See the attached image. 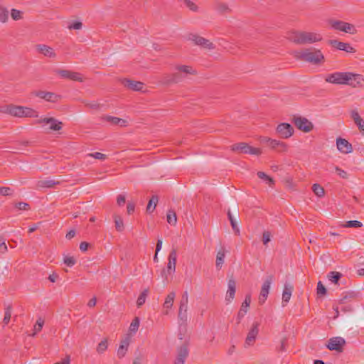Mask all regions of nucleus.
<instances>
[{
    "label": "nucleus",
    "mask_w": 364,
    "mask_h": 364,
    "mask_svg": "<svg viewBox=\"0 0 364 364\" xmlns=\"http://www.w3.org/2000/svg\"><path fill=\"white\" fill-rule=\"evenodd\" d=\"M117 205L119 206L124 205L125 203V196L124 195H119L117 198Z\"/></svg>",
    "instance_id": "774afa93"
},
{
    "label": "nucleus",
    "mask_w": 364,
    "mask_h": 364,
    "mask_svg": "<svg viewBox=\"0 0 364 364\" xmlns=\"http://www.w3.org/2000/svg\"><path fill=\"white\" fill-rule=\"evenodd\" d=\"M228 289L226 294V301H231L235 296V289H236V283L235 281L232 279H229L228 281Z\"/></svg>",
    "instance_id": "a878e982"
},
{
    "label": "nucleus",
    "mask_w": 364,
    "mask_h": 364,
    "mask_svg": "<svg viewBox=\"0 0 364 364\" xmlns=\"http://www.w3.org/2000/svg\"><path fill=\"white\" fill-rule=\"evenodd\" d=\"M15 207L18 210H28L30 209V205L25 202H18L15 204Z\"/></svg>",
    "instance_id": "6e6d98bb"
},
{
    "label": "nucleus",
    "mask_w": 364,
    "mask_h": 364,
    "mask_svg": "<svg viewBox=\"0 0 364 364\" xmlns=\"http://www.w3.org/2000/svg\"><path fill=\"white\" fill-rule=\"evenodd\" d=\"M188 292L187 291H185L183 295H182V298H181V302H180V306H188Z\"/></svg>",
    "instance_id": "0e129e2a"
},
{
    "label": "nucleus",
    "mask_w": 364,
    "mask_h": 364,
    "mask_svg": "<svg viewBox=\"0 0 364 364\" xmlns=\"http://www.w3.org/2000/svg\"><path fill=\"white\" fill-rule=\"evenodd\" d=\"M272 281H273L272 275H269V276L267 277V278H266L265 281L264 282V283L262 286V288H261L259 297V304H262L266 301L267 296L269 294L270 285H271Z\"/></svg>",
    "instance_id": "4468645a"
},
{
    "label": "nucleus",
    "mask_w": 364,
    "mask_h": 364,
    "mask_svg": "<svg viewBox=\"0 0 364 364\" xmlns=\"http://www.w3.org/2000/svg\"><path fill=\"white\" fill-rule=\"evenodd\" d=\"M225 253L226 251L224 247H221V249L217 253L215 266L218 269H220L222 268V266L225 262Z\"/></svg>",
    "instance_id": "c756f323"
},
{
    "label": "nucleus",
    "mask_w": 364,
    "mask_h": 364,
    "mask_svg": "<svg viewBox=\"0 0 364 364\" xmlns=\"http://www.w3.org/2000/svg\"><path fill=\"white\" fill-rule=\"evenodd\" d=\"M228 220H230V225H231V227L235 232V234L236 235H240V228L239 227L237 226V222L236 220L234 219L231 212L230 210H228Z\"/></svg>",
    "instance_id": "473e14b6"
},
{
    "label": "nucleus",
    "mask_w": 364,
    "mask_h": 364,
    "mask_svg": "<svg viewBox=\"0 0 364 364\" xmlns=\"http://www.w3.org/2000/svg\"><path fill=\"white\" fill-rule=\"evenodd\" d=\"M188 355V347L186 345H183L180 347L176 359L185 362V359L187 358Z\"/></svg>",
    "instance_id": "f704fd0d"
},
{
    "label": "nucleus",
    "mask_w": 364,
    "mask_h": 364,
    "mask_svg": "<svg viewBox=\"0 0 364 364\" xmlns=\"http://www.w3.org/2000/svg\"><path fill=\"white\" fill-rule=\"evenodd\" d=\"M293 287L290 284H285L282 293V304L284 306L290 300Z\"/></svg>",
    "instance_id": "c85d7f7f"
},
{
    "label": "nucleus",
    "mask_w": 364,
    "mask_h": 364,
    "mask_svg": "<svg viewBox=\"0 0 364 364\" xmlns=\"http://www.w3.org/2000/svg\"><path fill=\"white\" fill-rule=\"evenodd\" d=\"M187 310L188 306H179L178 310V319L182 322V323H186L187 321L188 316H187Z\"/></svg>",
    "instance_id": "c9c22d12"
},
{
    "label": "nucleus",
    "mask_w": 364,
    "mask_h": 364,
    "mask_svg": "<svg viewBox=\"0 0 364 364\" xmlns=\"http://www.w3.org/2000/svg\"><path fill=\"white\" fill-rule=\"evenodd\" d=\"M63 262L68 267H73L76 263V260L73 257L68 256L64 257Z\"/></svg>",
    "instance_id": "13d9d810"
},
{
    "label": "nucleus",
    "mask_w": 364,
    "mask_h": 364,
    "mask_svg": "<svg viewBox=\"0 0 364 364\" xmlns=\"http://www.w3.org/2000/svg\"><path fill=\"white\" fill-rule=\"evenodd\" d=\"M177 259V252L173 248L168 256V264L166 269H163L161 272V276L164 279V282H168V276L172 275L176 272Z\"/></svg>",
    "instance_id": "39448f33"
},
{
    "label": "nucleus",
    "mask_w": 364,
    "mask_h": 364,
    "mask_svg": "<svg viewBox=\"0 0 364 364\" xmlns=\"http://www.w3.org/2000/svg\"><path fill=\"white\" fill-rule=\"evenodd\" d=\"M50 121H53V117H44V118H41V119H37V120L35 122V124H39V125L44 126V125H46V124H48V123H49Z\"/></svg>",
    "instance_id": "4d7b16f0"
},
{
    "label": "nucleus",
    "mask_w": 364,
    "mask_h": 364,
    "mask_svg": "<svg viewBox=\"0 0 364 364\" xmlns=\"http://www.w3.org/2000/svg\"><path fill=\"white\" fill-rule=\"evenodd\" d=\"M21 14H22V13L21 11L15 9H11V16L14 20L17 21V20L21 19L22 18Z\"/></svg>",
    "instance_id": "5fc2aeb1"
},
{
    "label": "nucleus",
    "mask_w": 364,
    "mask_h": 364,
    "mask_svg": "<svg viewBox=\"0 0 364 364\" xmlns=\"http://www.w3.org/2000/svg\"><path fill=\"white\" fill-rule=\"evenodd\" d=\"M336 146L338 151L343 154H350L353 151L352 144L341 137L337 138Z\"/></svg>",
    "instance_id": "6ab92c4d"
},
{
    "label": "nucleus",
    "mask_w": 364,
    "mask_h": 364,
    "mask_svg": "<svg viewBox=\"0 0 364 364\" xmlns=\"http://www.w3.org/2000/svg\"><path fill=\"white\" fill-rule=\"evenodd\" d=\"M85 105L86 107L92 109H98L100 107V105L97 102H85Z\"/></svg>",
    "instance_id": "69168bd1"
},
{
    "label": "nucleus",
    "mask_w": 364,
    "mask_h": 364,
    "mask_svg": "<svg viewBox=\"0 0 364 364\" xmlns=\"http://www.w3.org/2000/svg\"><path fill=\"white\" fill-rule=\"evenodd\" d=\"M9 18V11L6 9L0 6V21L6 23Z\"/></svg>",
    "instance_id": "de8ad7c7"
},
{
    "label": "nucleus",
    "mask_w": 364,
    "mask_h": 364,
    "mask_svg": "<svg viewBox=\"0 0 364 364\" xmlns=\"http://www.w3.org/2000/svg\"><path fill=\"white\" fill-rule=\"evenodd\" d=\"M188 40L193 42L196 46L208 50L215 49L214 44L209 40L195 33H191L188 36Z\"/></svg>",
    "instance_id": "9b49d317"
},
{
    "label": "nucleus",
    "mask_w": 364,
    "mask_h": 364,
    "mask_svg": "<svg viewBox=\"0 0 364 364\" xmlns=\"http://www.w3.org/2000/svg\"><path fill=\"white\" fill-rule=\"evenodd\" d=\"M87 156H90V157L95 158L96 159L102 160V161L105 160L107 159V156L100 152L90 153V154H87Z\"/></svg>",
    "instance_id": "864d4df0"
},
{
    "label": "nucleus",
    "mask_w": 364,
    "mask_h": 364,
    "mask_svg": "<svg viewBox=\"0 0 364 364\" xmlns=\"http://www.w3.org/2000/svg\"><path fill=\"white\" fill-rule=\"evenodd\" d=\"M277 134L282 139L290 138L294 132L293 127L289 123H281L276 128Z\"/></svg>",
    "instance_id": "ddd939ff"
},
{
    "label": "nucleus",
    "mask_w": 364,
    "mask_h": 364,
    "mask_svg": "<svg viewBox=\"0 0 364 364\" xmlns=\"http://www.w3.org/2000/svg\"><path fill=\"white\" fill-rule=\"evenodd\" d=\"M33 95L50 102H56L60 99L59 95L52 92L38 90L34 91Z\"/></svg>",
    "instance_id": "f3484780"
},
{
    "label": "nucleus",
    "mask_w": 364,
    "mask_h": 364,
    "mask_svg": "<svg viewBox=\"0 0 364 364\" xmlns=\"http://www.w3.org/2000/svg\"><path fill=\"white\" fill-rule=\"evenodd\" d=\"M271 237H272V233L269 231L265 230L263 232L262 240L264 245H267L268 244V242H270Z\"/></svg>",
    "instance_id": "603ef678"
},
{
    "label": "nucleus",
    "mask_w": 364,
    "mask_h": 364,
    "mask_svg": "<svg viewBox=\"0 0 364 364\" xmlns=\"http://www.w3.org/2000/svg\"><path fill=\"white\" fill-rule=\"evenodd\" d=\"M148 292H149L148 289H144L141 293V294L139 296L137 301H136V304H137L138 307L141 306L145 303L146 296L148 295Z\"/></svg>",
    "instance_id": "a18cd8bd"
},
{
    "label": "nucleus",
    "mask_w": 364,
    "mask_h": 364,
    "mask_svg": "<svg viewBox=\"0 0 364 364\" xmlns=\"http://www.w3.org/2000/svg\"><path fill=\"white\" fill-rule=\"evenodd\" d=\"M185 5L192 11L197 12L198 6L191 0H183Z\"/></svg>",
    "instance_id": "8fccbe9b"
},
{
    "label": "nucleus",
    "mask_w": 364,
    "mask_h": 364,
    "mask_svg": "<svg viewBox=\"0 0 364 364\" xmlns=\"http://www.w3.org/2000/svg\"><path fill=\"white\" fill-rule=\"evenodd\" d=\"M176 296V294L173 291L170 292L166 297L164 306L166 309H170L172 307L173 301Z\"/></svg>",
    "instance_id": "e433bc0d"
},
{
    "label": "nucleus",
    "mask_w": 364,
    "mask_h": 364,
    "mask_svg": "<svg viewBox=\"0 0 364 364\" xmlns=\"http://www.w3.org/2000/svg\"><path fill=\"white\" fill-rule=\"evenodd\" d=\"M43 324H44V321L43 319H41V318H38L36 321V325L34 326L35 333L33 334H35L36 332L41 331L43 328Z\"/></svg>",
    "instance_id": "680f3d73"
},
{
    "label": "nucleus",
    "mask_w": 364,
    "mask_h": 364,
    "mask_svg": "<svg viewBox=\"0 0 364 364\" xmlns=\"http://www.w3.org/2000/svg\"><path fill=\"white\" fill-rule=\"evenodd\" d=\"M7 250H8V247L5 242V240H1L0 239V252L4 254V253L6 252Z\"/></svg>",
    "instance_id": "338daca9"
},
{
    "label": "nucleus",
    "mask_w": 364,
    "mask_h": 364,
    "mask_svg": "<svg viewBox=\"0 0 364 364\" xmlns=\"http://www.w3.org/2000/svg\"><path fill=\"white\" fill-rule=\"evenodd\" d=\"M53 121H50L48 124H50L49 129L53 131H59L63 127V123L56 119L53 117Z\"/></svg>",
    "instance_id": "37998d69"
},
{
    "label": "nucleus",
    "mask_w": 364,
    "mask_h": 364,
    "mask_svg": "<svg viewBox=\"0 0 364 364\" xmlns=\"http://www.w3.org/2000/svg\"><path fill=\"white\" fill-rule=\"evenodd\" d=\"M140 320L139 317H135L129 328V333L134 334L138 331L139 327Z\"/></svg>",
    "instance_id": "58836bf2"
},
{
    "label": "nucleus",
    "mask_w": 364,
    "mask_h": 364,
    "mask_svg": "<svg viewBox=\"0 0 364 364\" xmlns=\"http://www.w3.org/2000/svg\"><path fill=\"white\" fill-rule=\"evenodd\" d=\"M259 323L258 322H254L251 329L248 332L245 341L246 344L248 346H251L255 343L256 337L259 333Z\"/></svg>",
    "instance_id": "4be33fe9"
},
{
    "label": "nucleus",
    "mask_w": 364,
    "mask_h": 364,
    "mask_svg": "<svg viewBox=\"0 0 364 364\" xmlns=\"http://www.w3.org/2000/svg\"><path fill=\"white\" fill-rule=\"evenodd\" d=\"M260 141L272 149L279 152H286L288 149V145L285 142L273 139L267 136L262 137Z\"/></svg>",
    "instance_id": "6e6552de"
},
{
    "label": "nucleus",
    "mask_w": 364,
    "mask_h": 364,
    "mask_svg": "<svg viewBox=\"0 0 364 364\" xmlns=\"http://www.w3.org/2000/svg\"><path fill=\"white\" fill-rule=\"evenodd\" d=\"M363 226L361 222L358 220H349L343 225L345 228H360Z\"/></svg>",
    "instance_id": "09e8293b"
},
{
    "label": "nucleus",
    "mask_w": 364,
    "mask_h": 364,
    "mask_svg": "<svg viewBox=\"0 0 364 364\" xmlns=\"http://www.w3.org/2000/svg\"><path fill=\"white\" fill-rule=\"evenodd\" d=\"M113 218L117 231L122 232L124 230V225L122 217L119 215L114 214Z\"/></svg>",
    "instance_id": "72a5a7b5"
},
{
    "label": "nucleus",
    "mask_w": 364,
    "mask_h": 364,
    "mask_svg": "<svg viewBox=\"0 0 364 364\" xmlns=\"http://www.w3.org/2000/svg\"><path fill=\"white\" fill-rule=\"evenodd\" d=\"M177 72L172 74H165L162 82L165 85L178 83L183 81L186 75H196V71L191 66L181 65L176 67Z\"/></svg>",
    "instance_id": "f03ea898"
},
{
    "label": "nucleus",
    "mask_w": 364,
    "mask_h": 364,
    "mask_svg": "<svg viewBox=\"0 0 364 364\" xmlns=\"http://www.w3.org/2000/svg\"><path fill=\"white\" fill-rule=\"evenodd\" d=\"M346 344V341L344 338L341 337H334L330 338L328 341V343L326 345V347L330 350H336L338 352H342L343 349V346Z\"/></svg>",
    "instance_id": "2eb2a0df"
},
{
    "label": "nucleus",
    "mask_w": 364,
    "mask_h": 364,
    "mask_svg": "<svg viewBox=\"0 0 364 364\" xmlns=\"http://www.w3.org/2000/svg\"><path fill=\"white\" fill-rule=\"evenodd\" d=\"M350 117L361 132H364V120L360 117L356 109L352 110Z\"/></svg>",
    "instance_id": "cd10ccee"
},
{
    "label": "nucleus",
    "mask_w": 364,
    "mask_h": 364,
    "mask_svg": "<svg viewBox=\"0 0 364 364\" xmlns=\"http://www.w3.org/2000/svg\"><path fill=\"white\" fill-rule=\"evenodd\" d=\"M292 122L298 129L306 133L311 132L314 129L313 124L306 118L301 116H294Z\"/></svg>",
    "instance_id": "9d476101"
},
{
    "label": "nucleus",
    "mask_w": 364,
    "mask_h": 364,
    "mask_svg": "<svg viewBox=\"0 0 364 364\" xmlns=\"http://www.w3.org/2000/svg\"><path fill=\"white\" fill-rule=\"evenodd\" d=\"M257 176L260 178L266 181L270 187H273L274 185V181L272 178L267 175L263 171H258L257 173Z\"/></svg>",
    "instance_id": "4c0bfd02"
},
{
    "label": "nucleus",
    "mask_w": 364,
    "mask_h": 364,
    "mask_svg": "<svg viewBox=\"0 0 364 364\" xmlns=\"http://www.w3.org/2000/svg\"><path fill=\"white\" fill-rule=\"evenodd\" d=\"M317 294L319 296H324L326 294V289L324 285L322 284L321 281H319L317 284Z\"/></svg>",
    "instance_id": "3c124183"
},
{
    "label": "nucleus",
    "mask_w": 364,
    "mask_h": 364,
    "mask_svg": "<svg viewBox=\"0 0 364 364\" xmlns=\"http://www.w3.org/2000/svg\"><path fill=\"white\" fill-rule=\"evenodd\" d=\"M0 194L4 196H11L13 194V191L9 187H0Z\"/></svg>",
    "instance_id": "bf43d9fd"
},
{
    "label": "nucleus",
    "mask_w": 364,
    "mask_h": 364,
    "mask_svg": "<svg viewBox=\"0 0 364 364\" xmlns=\"http://www.w3.org/2000/svg\"><path fill=\"white\" fill-rule=\"evenodd\" d=\"M159 198L157 196H153L149 200L147 207H146V211L148 213H152L158 203Z\"/></svg>",
    "instance_id": "ea45409f"
},
{
    "label": "nucleus",
    "mask_w": 364,
    "mask_h": 364,
    "mask_svg": "<svg viewBox=\"0 0 364 364\" xmlns=\"http://www.w3.org/2000/svg\"><path fill=\"white\" fill-rule=\"evenodd\" d=\"M130 343V337L127 336L124 340H122L120 343L119 348L117 350V356L119 358H122L126 355L128 348Z\"/></svg>",
    "instance_id": "393cba45"
},
{
    "label": "nucleus",
    "mask_w": 364,
    "mask_h": 364,
    "mask_svg": "<svg viewBox=\"0 0 364 364\" xmlns=\"http://www.w3.org/2000/svg\"><path fill=\"white\" fill-rule=\"evenodd\" d=\"M2 112L16 117H38L36 110L27 107L9 105L3 107Z\"/></svg>",
    "instance_id": "20e7f679"
},
{
    "label": "nucleus",
    "mask_w": 364,
    "mask_h": 364,
    "mask_svg": "<svg viewBox=\"0 0 364 364\" xmlns=\"http://www.w3.org/2000/svg\"><path fill=\"white\" fill-rule=\"evenodd\" d=\"M82 28V23L80 21H74L68 26V28L69 30H72V29L80 30Z\"/></svg>",
    "instance_id": "052dcab7"
},
{
    "label": "nucleus",
    "mask_w": 364,
    "mask_h": 364,
    "mask_svg": "<svg viewBox=\"0 0 364 364\" xmlns=\"http://www.w3.org/2000/svg\"><path fill=\"white\" fill-rule=\"evenodd\" d=\"M36 50L38 53L43 55L46 57L50 58H54L56 57V53L53 48L47 45L38 44L36 46Z\"/></svg>",
    "instance_id": "aec40b11"
},
{
    "label": "nucleus",
    "mask_w": 364,
    "mask_h": 364,
    "mask_svg": "<svg viewBox=\"0 0 364 364\" xmlns=\"http://www.w3.org/2000/svg\"><path fill=\"white\" fill-rule=\"evenodd\" d=\"M102 119L105 122H107L109 123L112 125H119L120 127H126L127 126V121L117 117H112L109 115H104L102 117Z\"/></svg>",
    "instance_id": "b1692460"
},
{
    "label": "nucleus",
    "mask_w": 364,
    "mask_h": 364,
    "mask_svg": "<svg viewBox=\"0 0 364 364\" xmlns=\"http://www.w3.org/2000/svg\"><path fill=\"white\" fill-rule=\"evenodd\" d=\"M166 218H167V222L170 225H175L176 224L177 216H176V212L173 210H168V211L167 213Z\"/></svg>",
    "instance_id": "a19ab883"
},
{
    "label": "nucleus",
    "mask_w": 364,
    "mask_h": 364,
    "mask_svg": "<svg viewBox=\"0 0 364 364\" xmlns=\"http://www.w3.org/2000/svg\"><path fill=\"white\" fill-rule=\"evenodd\" d=\"M108 347V343L107 339H104L99 343V344L97 346V352L100 354L103 353Z\"/></svg>",
    "instance_id": "49530a36"
},
{
    "label": "nucleus",
    "mask_w": 364,
    "mask_h": 364,
    "mask_svg": "<svg viewBox=\"0 0 364 364\" xmlns=\"http://www.w3.org/2000/svg\"><path fill=\"white\" fill-rule=\"evenodd\" d=\"M328 23L334 30L343 31L346 33L355 34L358 31L353 24L343 21L331 19L328 21Z\"/></svg>",
    "instance_id": "423d86ee"
},
{
    "label": "nucleus",
    "mask_w": 364,
    "mask_h": 364,
    "mask_svg": "<svg viewBox=\"0 0 364 364\" xmlns=\"http://www.w3.org/2000/svg\"><path fill=\"white\" fill-rule=\"evenodd\" d=\"M294 56L297 60L306 61L312 64H319L324 60V56L321 51L312 48L294 51Z\"/></svg>",
    "instance_id": "7ed1b4c3"
},
{
    "label": "nucleus",
    "mask_w": 364,
    "mask_h": 364,
    "mask_svg": "<svg viewBox=\"0 0 364 364\" xmlns=\"http://www.w3.org/2000/svg\"><path fill=\"white\" fill-rule=\"evenodd\" d=\"M122 84L125 87L133 91H141L144 88V83L140 81L125 78L122 80Z\"/></svg>",
    "instance_id": "5701e85b"
},
{
    "label": "nucleus",
    "mask_w": 364,
    "mask_h": 364,
    "mask_svg": "<svg viewBox=\"0 0 364 364\" xmlns=\"http://www.w3.org/2000/svg\"><path fill=\"white\" fill-rule=\"evenodd\" d=\"M230 149L232 151L243 154H249L256 156H259L262 154L261 149L251 146L245 142L234 144L230 146Z\"/></svg>",
    "instance_id": "0eeeda50"
},
{
    "label": "nucleus",
    "mask_w": 364,
    "mask_h": 364,
    "mask_svg": "<svg viewBox=\"0 0 364 364\" xmlns=\"http://www.w3.org/2000/svg\"><path fill=\"white\" fill-rule=\"evenodd\" d=\"M59 183V181H55L54 180H41L37 182L36 186L39 188H50L54 187L55 185H58Z\"/></svg>",
    "instance_id": "7c9ffc66"
},
{
    "label": "nucleus",
    "mask_w": 364,
    "mask_h": 364,
    "mask_svg": "<svg viewBox=\"0 0 364 364\" xmlns=\"http://www.w3.org/2000/svg\"><path fill=\"white\" fill-rule=\"evenodd\" d=\"M11 311H12V306H11V305L9 304L5 308L4 317L3 319V322L5 325H7L11 320Z\"/></svg>",
    "instance_id": "c03bdc74"
},
{
    "label": "nucleus",
    "mask_w": 364,
    "mask_h": 364,
    "mask_svg": "<svg viewBox=\"0 0 364 364\" xmlns=\"http://www.w3.org/2000/svg\"><path fill=\"white\" fill-rule=\"evenodd\" d=\"M287 38L297 45L311 44L322 41L320 33L299 30H291L287 33Z\"/></svg>",
    "instance_id": "f257e3e1"
},
{
    "label": "nucleus",
    "mask_w": 364,
    "mask_h": 364,
    "mask_svg": "<svg viewBox=\"0 0 364 364\" xmlns=\"http://www.w3.org/2000/svg\"><path fill=\"white\" fill-rule=\"evenodd\" d=\"M347 85L353 88L364 87V77L362 75L350 72Z\"/></svg>",
    "instance_id": "dca6fc26"
},
{
    "label": "nucleus",
    "mask_w": 364,
    "mask_h": 364,
    "mask_svg": "<svg viewBox=\"0 0 364 364\" xmlns=\"http://www.w3.org/2000/svg\"><path fill=\"white\" fill-rule=\"evenodd\" d=\"M350 72H336L329 75L326 81L337 85H347Z\"/></svg>",
    "instance_id": "1a4fd4ad"
},
{
    "label": "nucleus",
    "mask_w": 364,
    "mask_h": 364,
    "mask_svg": "<svg viewBox=\"0 0 364 364\" xmlns=\"http://www.w3.org/2000/svg\"><path fill=\"white\" fill-rule=\"evenodd\" d=\"M312 191L314 193V194L319 198H321L325 195L324 188L318 183H314L312 186Z\"/></svg>",
    "instance_id": "79ce46f5"
},
{
    "label": "nucleus",
    "mask_w": 364,
    "mask_h": 364,
    "mask_svg": "<svg viewBox=\"0 0 364 364\" xmlns=\"http://www.w3.org/2000/svg\"><path fill=\"white\" fill-rule=\"evenodd\" d=\"M214 9L221 15L228 14L232 12V9L228 4L224 2H217L214 6Z\"/></svg>",
    "instance_id": "bb28decb"
},
{
    "label": "nucleus",
    "mask_w": 364,
    "mask_h": 364,
    "mask_svg": "<svg viewBox=\"0 0 364 364\" xmlns=\"http://www.w3.org/2000/svg\"><path fill=\"white\" fill-rule=\"evenodd\" d=\"M251 303V295L247 294L245 296V301L242 302L240 311H238L237 316V323H240L241 320L243 318L246 313L247 312V309Z\"/></svg>",
    "instance_id": "412c9836"
},
{
    "label": "nucleus",
    "mask_w": 364,
    "mask_h": 364,
    "mask_svg": "<svg viewBox=\"0 0 364 364\" xmlns=\"http://www.w3.org/2000/svg\"><path fill=\"white\" fill-rule=\"evenodd\" d=\"M55 73L62 78L69 79L76 82H83L84 77L82 75L77 72H73L68 70L58 69Z\"/></svg>",
    "instance_id": "f8f14e48"
},
{
    "label": "nucleus",
    "mask_w": 364,
    "mask_h": 364,
    "mask_svg": "<svg viewBox=\"0 0 364 364\" xmlns=\"http://www.w3.org/2000/svg\"><path fill=\"white\" fill-rule=\"evenodd\" d=\"M329 44L338 50H343L347 53H353L355 52V49L348 43L341 42L338 40H331L329 41Z\"/></svg>",
    "instance_id": "a211bd4d"
},
{
    "label": "nucleus",
    "mask_w": 364,
    "mask_h": 364,
    "mask_svg": "<svg viewBox=\"0 0 364 364\" xmlns=\"http://www.w3.org/2000/svg\"><path fill=\"white\" fill-rule=\"evenodd\" d=\"M335 170H336V172L337 173V174H338L341 178H347L348 177V173H347L346 171H344V170L341 169V168H339V167L336 166V167L335 168Z\"/></svg>",
    "instance_id": "e2e57ef3"
},
{
    "label": "nucleus",
    "mask_w": 364,
    "mask_h": 364,
    "mask_svg": "<svg viewBox=\"0 0 364 364\" xmlns=\"http://www.w3.org/2000/svg\"><path fill=\"white\" fill-rule=\"evenodd\" d=\"M342 277L343 274L341 272L336 271L330 272L327 274L328 279L335 284H338V282Z\"/></svg>",
    "instance_id": "2f4dec72"
}]
</instances>
